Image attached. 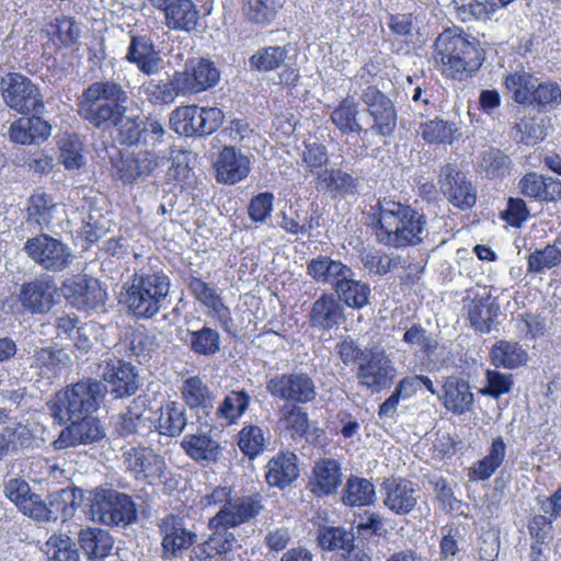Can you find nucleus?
I'll return each mask as SVG.
<instances>
[{
  "mask_svg": "<svg viewBox=\"0 0 561 561\" xmlns=\"http://www.w3.org/2000/svg\"><path fill=\"white\" fill-rule=\"evenodd\" d=\"M129 95L113 80H100L85 88L77 101L79 116L94 128L114 125L122 144L136 146L141 151L156 150L163 142L165 129L151 117H126Z\"/></svg>",
  "mask_w": 561,
  "mask_h": 561,
  "instance_id": "f257e3e1",
  "label": "nucleus"
},
{
  "mask_svg": "<svg viewBox=\"0 0 561 561\" xmlns=\"http://www.w3.org/2000/svg\"><path fill=\"white\" fill-rule=\"evenodd\" d=\"M377 240L388 247L403 248L420 244L428 236L427 221L409 205L382 199L378 203Z\"/></svg>",
  "mask_w": 561,
  "mask_h": 561,
  "instance_id": "f03ea898",
  "label": "nucleus"
},
{
  "mask_svg": "<svg viewBox=\"0 0 561 561\" xmlns=\"http://www.w3.org/2000/svg\"><path fill=\"white\" fill-rule=\"evenodd\" d=\"M434 58L446 77L465 80L483 62V51L476 38L446 30L436 38Z\"/></svg>",
  "mask_w": 561,
  "mask_h": 561,
  "instance_id": "7ed1b4c3",
  "label": "nucleus"
},
{
  "mask_svg": "<svg viewBox=\"0 0 561 561\" xmlns=\"http://www.w3.org/2000/svg\"><path fill=\"white\" fill-rule=\"evenodd\" d=\"M170 286V278L162 271H140L126 287L125 304L135 318L151 319L164 306Z\"/></svg>",
  "mask_w": 561,
  "mask_h": 561,
  "instance_id": "20e7f679",
  "label": "nucleus"
},
{
  "mask_svg": "<svg viewBox=\"0 0 561 561\" xmlns=\"http://www.w3.org/2000/svg\"><path fill=\"white\" fill-rule=\"evenodd\" d=\"M107 391L106 387L98 380L88 379L79 381L58 392L47 402L50 416L60 425L67 419L80 417L95 411Z\"/></svg>",
  "mask_w": 561,
  "mask_h": 561,
  "instance_id": "39448f33",
  "label": "nucleus"
},
{
  "mask_svg": "<svg viewBox=\"0 0 561 561\" xmlns=\"http://www.w3.org/2000/svg\"><path fill=\"white\" fill-rule=\"evenodd\" d=\"M89 516L106 526L126 527L137 519L136 504L125 493L95 488L89 496Z\"/></svg>",
  "mask_w": 561,
  "mask_h": 561,
  "instance_id": "423d86ee",
  "label": "nucleus"
},
{
  "mask_svg": "<svg viewBox=\"0 0 561 561\" xmlns=\"http://www.w3.org/2000/svg\"><path fill=\"white\" fill-rule=\"evenodd\" d=\"M157 527L161 537V558L165 561L181 558L197 541V534L186 526L183 516L168 514Z\"/></svg>",
  "mask_w": 561,
  "mask_h": 561,
  "instance_id": "0eeeda50",
  "label": "nucleus"
},
{
  "mask_svg": "<svg viewBox=\"0 0 561 561\" xmlns=\"http://www.w3.org/2000/svg\"><path fill=\"white\" fill-rule=\"evenodd\" d=\"M365 111L371 117L373 124L365 134L374 133L379 136H390L397 127V111L393 102L376 85L366 87L359 96Z\"/></svg>",
  "mask_w": 561,
  "mask_h": 561,
  "instance_id": "6e6552de",
  "label": "nucleus"
},
{
  "mask_svg": "<svg viewBox=\"0 0 561 561\" xmlns=\"http://www.w3.org/2000/svg\"><path fill=\"white\" fill-rule=\"evenodd\" d=\"M394 375L396 369L385 351L374 346L363 357V362H359L356 378L360 386L378 393L392 383Z\"/></svg>",
  "mask_w": 561,
  "mask_h": 561,
  "instance_id": "1a4fd4ad",
  "label": "nucleus"
},
{
  "mask_svg": "<svg viewBox=\"0 0 561 561\" xmlns=\"http://www.w3.org/2000/svg\"><path fill=\"white\" fill-rule=\"evenodd\" d=\"M266 391L286 402L309 403L317 397L313 379L306 373L280 374L266 381Z\"/></svg>",
  "mask_w": 561,
  "mask_h": 561,
  "instance_id": "9d476101",
  "label": "nucleus"
},
{
  "mask_svg": "<svg viewBox=\"0 0 561 561\" xmlns=\"http://www.w3.org/2000/svg\"><path fill=\"white\" fill-rule=\"evenodd\" d=\"M61 291L72 306L82 310L103 309L107 298L99 279L87 275H76L67 279Z\"/></svg>",
  "mask_w": 561,
  "mask_h": 561,
  "instance_id": "9b49d317",
  "label": "nucleus"
},
{
  "mask_svg": "<svg viewBox=\"0 0 561 561\" xmlns=\"http://www.w3.org/2000/svg\"><path fill=\"white\" fill-rule=\"evenodd\" d=\"M156 419L148 408V399L139 396L135 398L127 410L119 414L115 422V432L123 437L133 435L146 436L153 432Z\"/></svg>",
  "mask_w": 561,
  "mask_h": 561,
  "instance_id": "f8f14e48",
  "label": "nucleus"
},
{
  "mask_svg": "<svg viewBox=\"0 0 561 561\" xmlns=\"http://www.w3.org/2000/svg\"><path fill=\"white\" fill-rule=\"evenodd\" d=\"M463 309L472 328L480 332H490L499 306L485 287L476 286L466 291Z\"/></svg>",
  "mask_w": 561,
  "mask_h": 561,
  "instance_id": "ddd939ff",
  "label": "nucleus"
},
{
  "mask_svg": "<svg viewBox=\"0 0 561 561\" xmlns=\"http://www.w3.org/2000/svg\"><path fill=\"white\" fill-rule=\"evenodd\" d=\"M440 191L454 206L467 209L477 201L476 192L466 175L453 163L442 167L439 172Z\"/></svg>",
  "mask_w": 561,
  "mask_h": 561,
  "instance_id": "4468645a",
  "label": "nucleus"
},
{
  "mask_svg": "<svg viewBox=\"0 0 561 561\" xmlns=\"http://www.w3.org/2000/svg\"><path fill=\"white\" fill-rule=\"evenodd\" d=\"M126 470L130 471L137 480L161 479L167 469L165 460L150 448L130 447L122 455Z\"/></svg>",
  "mask_w": 561,
  "mask_h": 561,
  "instance_id": "2eb2a0df",
  "label": "nucleus"
},
{
  "mask_svg": "<svg viewBox=\"0 0 561 561\" xmlns=\"http://www.w3.org/2000/svg\"><path fill=\"white\" fill-rule=\"evenodd\" d=\"M99 375L111 385L116 398L131 396L138 389V375L135 368L118 358H108L99 364Z\"/></svg>",
  "mask_w": 561,
  "mask_h": 561,
  "instance_id": "dca6fc26",
  "label": "nucleus"
},
{
  "mask_svg": "<svg viewBox=\"0 0 561 561\" xmlns=\"http://www.w3.org/2000/svg\"><path fill=\"white\" fill-rule=\"evenodd\" d=\"M383 504L397 515L410 514L420 497V490L412 481L407 479H387L381 489Z\"/></svg>",
  "mask_w": 561,
  "mask_h": 561,
  "instance_id": "f3484780",
  "label": "nucleus"
},
{
  "mask_svg": "<svg viewBox=\"0 0 561 561\" xmlns=\"http://www.w3.org/2000/svg\"><path fill=\"white\" fill-rule=\"evenodd\" d=\"M178 75L185 95L204 92L220 80V72L215 64L204 58L187 62L184 70L178 71Z\"/></svg>",
  "mask_w": 561,
  "mask_h": 561,
  "instance_id": "a211bd4d",
  "label": "nucleus"
},
{
  "mask_svg": "<svg viewBox=\"0 0 561 561\" xmlns=\"http://www.w3.org/2000/svg\"><path fill=\"white\" fill-rule=\"evenodd\" d=\"M164 159L165 156L158 150L140 151L135 156L122 157L115 163V174L123 183L131 184L152 173Z\"/></svg>",
  "mask_w": 561,
  "mask_h": 561,
  "instance_id": "6ab92c4d",
  "label": "nucleus"
},
{
  "mask_svg": "<svg viewBox=\"0 0 561 561\" xmlns=\"http://www.w3.org/2000/svg\"><path fill=\"white\" fill-rule=\"evenodd\" d=\"M125 59L148 77L158 75L164 68L160 51L147 36L131 35Z\"/></svg>",
  "mask_w": 561,
  "mask_h": 561,
  "instance_id": "aec40b11",
  "label": "nucleus"
},
{
  "mask_svg": "<svg viewBox=\"0 0 561 561\" xmlns=\"http://www.w3.org/2000/svg\"><path fill=\"white\" fill-rule=\"evenodd\" d=\"M438 399L447 411L457 415L471 412L474 405L470 382L455 375L444 379Z\"/></svg>",
  "mask_w": 561,
  "mask_h": 561,
  "instance_id": "412c9836",
  "label": "nucleus"
},
{
  "mask_svg": "<svg viewBox=\"0 0 561 561\" xmlns=\"http://www.w3.org/2000/svg\"><path fill=\"white\" fill-rule=\"evenodd\" d=\"M1 90L11 108L21 114H31L35 110L34 84L28 78L20 73H9L1 80Z\"/></svg>",
  "mask_w": 561,
  "mask_h": 561,
  "instance_id": "4be33fe9",
  "label": "nucleus"
},
{
  "mask_svg": "<svg viewBox=\"0 0 561 561\" xmlns=\"http://www.w3.org/2000/svg\"><path fill=\"white\" fill-rule=\"evenodd\" d=\"M262 508L259 500L252 496H239L226 502L210 519L216 526L234 528L253 519Z\"/></svg>",
  "mask_w": 561,
  "mask_h": 561,
  "instance_id": "5701e85b",
  "label": "nucleus"
},
{
  "mask_svg": "<svg viewBox=\"0 0 561 561\" xmlns=\"http://www.w3.org/2000/svg\"><path fill=\"white\" fill-rule=\"evenodd\" d=\"M67 421H70L71 424L60 432L58 439L53 442L56 448L91 444L104 436L99 420L88 416V414L81 415L79 419H67Z\"/></svg>",
  "mask_w": 561,
  "mask_h": 561,
  "instance_id": "b1692460",
  "label": "nucleus"
},
{
  "mask_svg": "<svg viewBox=\"0 0 561 561\" xmlns=\"http://www.w3.org/2000/svg\"><path fill=\"white\" fill-rule=\"evenodd\" d=\"M216 179L219 183L236 184L250 172V159L234 147H225L215 162Z\"/></svg>",
  "mask_w": 561,
  "mask_h": 561,
  "instance_id": "393cba45",
  "label": "nucleus"
},
{
  "mask_svg": "<svg viewBox=\"0 0 561 561\" xmlns=\"http://www.w3.org/2000/svg\"><path fill=\"white\" fill-rule=\"evenodd\" d=\"M518 190L525 197L540 202L561 199V181L536 172L526 173L518 182Z\"/></svg>",
  "mask_w": 561,
  "mask_h": 561,
  "instance_id": "a878e982",
  "label": "nucleus"
},
{
  "mask_svg": "<svg viewBox=\"0 0 561 561\" xmlns=\"http://www.w3.org/2000/svg\"><path fill=\"white\" fill-rule=\"evenodd\" d=\"M342 483L341 465L335 459L317 461L312 469L309 486L316 496L334 494Z\"/></svg>",
  "mask_w": 561,
  "mask_h": 561,
  "instance_id": "bb28decb",
  "label": "nucleus"
},
{
  "mask_svg": "<svg viewBox=\"0 0 561 561\" xmlns=\"http://www.w3.org/2000/svg\"><path fill=\"white\" fill-rule=\"evenodd\" d=\"M344 321V308L333 294H322L313 304L309 314L311 327L329 331Z\"/></svg>",
  "mask_w": 561,
  "mask_h": 561,
  "instance_id": "cd10ccee",
  "label": "nucleus"
},
{
  "mask_svg": "<svg viewBox=\"0 0 561 561\" xmlns=\"http://www.w3.org/2000/svg\"><path fill=\"white\" fill-rule=\"evenodd\" d=\"M298 457L291 451H279L266 465V482L274 488L284 489L299 477Z\"/></svg>",
  "mask_w": 561,
  "mask_h": 561,
  "instance_id": "c85d7f7f",
  "label": "nucleus"
},
{
  "mask_svg": "<svg viewBox=\"0 0 561 561\" xmlns=\"http://www.w3.org/2000/svg\"><path fill=\"white\" fill-rule=\"evenodd\" d=\"M307 274L318 284L330 285L334 290L350 271V266L329 255H318L307 262Z\"/></svg>",
  "mask_w": 561,
  "mask_h": 561,
  "instance_id": "c756f323",
  "label": "nucleus"
},
{
  "mask_svg": "<svg viewBox=\"0 0 561 561\" xmlns=\"http://www.w3.org/2000/svg\"><path fill=\"white\" fill-rule=\"evenodd\" d=\"M336 299L353 309H362L369 304L370 287L367 283L356 279L355 273L350 268L343 279L335 287Z\"/></svg>",
  "mask_w": 561,
  "mask_h": 561,
  "instance_id": "7c9ffc66",
  "label": "nucleus"
},
{
  "mask_svg": "<svg viewBox=\"0 0 561 561\" xmlns=\"http://www.w3.org/2000/svg\"><path fill=\"white\" fill-rule=\"evenodd\" d=\"M70 253L57 239L41 234L37 237V264L45 270L60 271L69 263Z\"/></svg>",
  "mask_w": 561,
  "mask_h": 561,
  "instance_id": "2f4dec72",
  "label": "nucleus"
},
{
  "mask_svg": "<svg viewBox=\"0 0 561 561\" xmlns=\"http://www.w3.org/2000/svg\"><path fill=\"white\" fill-rule=\"evenodd\" d=\"M181 447L196 462H215L219 459L220 446L206 433L186 435Z\"/></svg>",
  "mask_w": 561,
  "mask_h": 561,
  "instance_id": "473e14b6",
  "label": "nucleus"
},
{
  "mask_svg": "<svg viewBox=\"0 0 561 561\" xmlns=\"http://www.w3.org/2000/svg\"><path fill=\"white\" fill-rule=\"evenodd\" d=\"M162 12L164 24L175 31L191 32L199 19V12L192 0H176Z\"/></svg>",
  "mask_w": 561,
  "mask_h": 561,
  "instance_id": "72a5a7b5",
  "label": "nucleus"
},
{
  "mask_svg": "<svg viewBox=\"0 0 561 561\" xmlns=\"http://www.w3.org/2000/svg\"><path fill=\"white\" fill-rule=\"evenodd\" d=\"M359 114V103L348 94L333 110L331 121L343 134H360L366 128L360 124Z\"/></svg>",
  "mask_w": 561,
  "mask_h": 561,
  "instance_id": "f704fd0d",
  "label": "nucleus"
},
{
  "mask_svg": "<svg viewBox=\"0 0 561 561\" xmlns=\"http://www.w3.org/2000/svg\"><path fill=\"white\" fill-rule=\"evenodd\" d=\"M182 340L190 351L198 356L211 357L220 351L219 332L207 325L195 330L188 329Z\"/></svg>",
  "mask_w": 561,
  "mask_h": 561,
  "instance_id": "c9c22d12",
  "label": "nucleus"
},
{
  "mask_svg": "<svg viewBox=\"0 0 561 561\" xmlns=\"http://www.w3.org/2000/svg\"><path fill=\"white\" fill-rule=\"evenodd\" d=\"M356 180L339 169L320 170L317 176V188L335 195H352L356 193Z\"/></svg>",
  "mask_w": 561,
  "mask_h": 561,
  "instance_id": "e433bc0d",
  "label": "nucleus"
},
{
  "mask_svg": "<svg viewBox=\"0 0 561 561\" xmlns=\"http://www.w3.org/2000/svg\"><path fill=\"white\" fill-rule=\"evenodd\" d=\"M79 542L89 559H103L113 548L110 534L99 528H85L79 533Z\"/></svg>",
  "mask_w": 561,
  "mask_h": 561,
  "instance_id": "4c0bfd02",
  "label": "nucleus"
},
{
  "mask_svg": "<svg viewBox=\"0 0 561 561\" xmlns=\"http://www.w3.org/2000/svg\"><path fill=\"white\" fill-rule=\"evenodd\" d=\"M187 424L185 409L176 402H169L161 408V413L156 420L153 431L159 434L175 437L180 436Z\"/></svg>",
  "mask_w": 561,
  "mask_h": 561,
  "instance_id": "58836bf2",
  "label": "nucleus"
},
{
  "mask_svg": "<svg viewBox=\"0 0 561 561\" xmlns=\"http://www.w3.org/2000/svg\"><path fill=\"white\" fill-rule=\"evenodd\" d=\"M208 526L213 530V534L199 547L201 553L204 556V559H210L216 556L226 554L227 552L231 551L233 547L237 545L234 534L231 533L225 526H216L215 524H213L211 519H209Z\"/></svg>",
  "mask_w": 561,
  "mask_h": 561,
  "instance_id": "ea45409f",
  "label": "nucleus"
},
{
  "mask_svg": "<svg viewBox=\"0 0 561 561\" xmlns=\"http://www.w3.org/2000/svg\"><path fill=\"white\" fill-rule=\"evenodd\" d=\"M288 58L286 46L270 45L259 48L250 58L249 66L251 70L257 72H268L280 69Z\"/></svg>",
  "mask_w": 561,
  "mask_h": 561,
  "instance_id": "a19ab883",
  "label": "nucleus"
},
{
  "mask_svg": "<svg viewBox=\"0 0 561 561\" xmlns=\"http://www.w3.org/2000/svg\"><path fill=\"white\" fill-rule=\"evenodd\" d=\"M180 77L175 71L168 81L162 80H150L145 85V93L154 105L170 104L175 101L179 95H185V92L180 85Z\"/></svg>",
  "mask_w": 561,
  "mask_h": 561,
  "instance_id": "79ce46f5",
  "label": "nucleus"
},
{
  "mask_svg": "<svg viewBox=\"0 0 561 561\" xmlns=\"http://www.w3.org/2000/svg\"><path fill=\"white\" fill-rule=\"evenodd\" d=\"M527 359V352L517 342L500 341L491 350V360L495 367L514 369L525 365Z\"/></svg>",
  "mask_w": 561,
  "mask_h": 561,
  "instance_id": "37998d69",
  "label": "nucleus"
},
{
  "mask_svg": "<svg viewBox=\"0 0 561 561\" xmlns=\"http://www.w3.org/2000/svg\"><path fill=\"white\" fill-rule=\"evenodd\" d=\"M505 456L506 444L502 436H497L492 440L488 455L474 463L470 477L478 480L489 479L501 467Z\"/></svg>",
  "mask_w": 561,
  "mask_h": 561,
  "instance_id": "c03bdc74",
  "label": "nucleus"
},
{
  "mask_svg": "<svg viewBox=\"0 0 561 561\" xmlns=\"http://www.w3.org/2000/svg\"><path fill=\"white\" fill-rule=\"evenodd\" d=\"M181 393L184 402L192 409L213 407L214 394L198 376L185 379L181 387Z\"/></svg>",
  "mask_w": 561,
  "mask_h": 561,
  "instance_id": "a18cd8bd",
  "label": "nucleus"
},
{
  "mask_svg": "<svg viewBox=\"0 0 561 561\" xmlns=\"http://www.w3.org/2000/svg\"><path fill=\"white\" fill-rule=\"evenodd\" d=\"M375 494V486L369 480L352 476L346 481L342 501L350 506H365L374 502Z\"/></svg>",
  "mask_w": 561,
  "mask_h": 561,
  "instance_id": "49530a36",
  "label": "nucleus"
},
{
  "mask_svg": "<svg viewBox=\"0 0 561 561\" xmlns=\"http://www.w3.org/2000/svg\"><path fill=\"white\" fill-rule=\"evenodd\" d=\"M46 561H80L76 545L66 535H53L41 547Z\"/></svg>",
  "mask_w": 561,
  "mask_h": 561,
  "instance_id": "de8ad7c7",
  "label": "nucleus"
},
{
  "mask_svg": "<svg viewBox=\"0 0 561 561\" xmlns=\"http://www.w3.org/2000/svg\"><path fill=\"white\" fill-rule=\"evenodd\" d=\"M319 546L329 551L345 550L350 552L354 547V534L352 530L340 526H328L319 529Z\"/></svg>",
  "mask_w": 561,
  "mask_h": 561,
  "instance_id": "09e8293b",
  "label": "nucleus"
},
{
  "mask_svg": "<svg viewBox=\"0 0 561 561\" xmlns=\"http://www.w3.org/2000/svg\"><path fill=\"white\" fill-rule=\"evenodd\" d=\"M170 125L179 135L199 136V117L197 105L176 107L170 115Z\"/></svg>",
  "mask_w": 561,
  "mask_h": 561,
  "instance_id": "8fccbe9b",
  "label": "nucleus"
},
{
  "mask_svg": "<svg viewBox=\"0 0 561 561\" xmlns=\"http://www.w3.org/2000/svg\"><path fill=\"white\" fill-rule=\"evenodd\" d=\"M251 402L250 394L244 390L230 391L217 409V415L220 419L232 424L239 420L249 409Z\"/></svg>",
  "mask_w": 561,
  "mask_h": 561,
  "instance_id": "3c124183",
  "label": "nucleus"
},
{
  "mask_svg": "<svg viewBox=\"0 0 561 561\" xmlns=\"http://www.w3.org/2000/svg\"><path fill=\"white\" fill-rule=\"evenodd\" d=\"M279 424L293 438L304 436L308 428V414L298 405H284L278 411Z\"/></svg>",
  "mask_w": 561,
  "mask_h": 561,
  "instance_id": "603ef678",
  "label": "nucleus"
},
{
  "mask_svg": "<svg viewBox=\"0 0 561 561\" xmlns=\"http://www.w3.org/2000/svg\"><path fill=\"white\" fill-rule=\"evenodd\" d=\"M559 239L553 244H548L541 250H536L528 256L527 270L533 274H542L561 263V249L558 248Z\"/></svg>",
  "mask_w": 561,
  "mask_h": 561,
  "instance_id": "864d4df0",
  "label": "nucleus"
},
{
  "mask_svg": "<svg viewBox=\"0 0 561 561\" xmlns=\"http://www.w3.org/2000/svg\"><path fill=\"white\" fill-rule=\"evenodd\" d=\"M5 493L24 515L33 517L35 512V500L26 481L21 479L10 480L5 485Z\"/></svg>",
  "mask_w": 561,
  "mask_h": 561,
  "instance_id": "5fc2aeb1",
  "label": "nucleus"
},
{
  "mask_svg": "<svg viewBox=\"0 0 561 561\" xmlns=\"http://www.w3.org/2000/svg\"><path fill=\"white\" fill-rule=\"evenodd\" d=\"M537 79L525 71L511 73L505 79L506 88L513 93L517 103H531Z\"/></svg>",
  "mask_w": 561,
  "mask_h": 561,
  "instance_id": "6e6d98bb",
  "label": "nucleus"
},
{
  "mask_svg": "<svg viewBox=\"0 0 561 561\" xmlns=\"http://www.w3.org/2000/svg\"><path fill=\"white\" fill-rule=\"evenodd\" d=\"M511 159L500 149L484 151L479 161V167L486 178H503L511 170Z\"/></svg>",
  "mask_w": 561,
  "mask_h": 561,
  "instance_id": "4d7b16f0",
  "label": "nucleus"
},
{
  "mask_svg": "<svg viewBox=\"0 0 561 561\" xmlns=\"http://www.w3.org/2000/svg\"><path fill=\"white\" fill-rule=\"evenodd\" d=\"M403 342L416 347L426 358H432L438 348V340L420 324H413L405 331Z\"/></svg>",
  "mask_w": 561,
  "mask_h": 561,
  "instance_id": "13d9d810",
  "label": "nucleus"
},
{
  "mask_svg": "<svg viewBox=\"0 0 561 561\" xmlns=\"http://www.w3.org/2000/svg\"><path fill=\"white\" fill-rule=\"evenodd\" d=\"M238 446L245 456L253 459L265 448L264 431L257 425H245L238 434Z\"/></svg>",
  "mask_w": 561,
  "mask_h": 561,
  "instance_id": "bf43d9fd",
  "label": "nucleus"
},
{
  "mask_svg": "<svg viewBox=\"0 0 561 561\" xmlns=\"http://www.w3.org/2000/svg\"><path fill=\"white\" fill-rule=\"evenodd\" d=\"M279 226L291 234L309 233L312 228V217L308 211L290 205L287 211H283Z\"/></svg>",
  "mask_w": 561,
  "mask_h": 561,
  "instance_id": "052dcab7",
  "label": "nucleus"
},
{
  "mask_svg": "<svg viewBox=\"0 0 561 561\" xmlns=\"http://www.w3.org/2000/svg\"><path fill=\"white\" fill-rule=\"evenodd\" d=\"M54 45H70L73 44L79 35V30L76 27L75 21L68 18L56 19L55 24H49L42 31Z\"/></svg>",
  "mask_w": 561,
  "mask_h": 561,
  "instance_id": "680f3d73",
  "label": "nucleus"
},
{
  "mask_svg": "<svg viewBox=\"0 0 561 561\" xmlns=\"http://www.w3.org/2000/svg\"><path fill=\"white\" fill-rule=\"evenodd\" d=\"M71 497H73V491L61 489L59 493L50 496L48 504L37 501V520H56L66 511L68 501L73 504Z\"/></svg>",
  "mask_w": 561,
  "mask_h": 561,
  "instance_id": "e2e57ef3",
  "label": "nucleus"
},
{
  "mask_svg": "<svg viewBox=\"0 0 561 561\" xmlns=\"http://www.w3.org/2000/svg\"><path fill=\"white\" fill-rule=\"evenodd\" d=\"M187 288L193 297L210 311L224 304L216 288L197 276H191Z\"/></svg>",
  "mask_w": 561,
  "mask_h": 561,
  "instance_id": "0e129e2a",
  "label": "nucleus"
},
{
  "mask_svg": "<svg viewBox=\"0 0 561 561\" xmlns=\"http://www.w3.org/2000/svg\"><path fill=\"white\" fill-rule=\"evenodd\" d=\"M243 12L255 23H267L283 5V0H243Z\"/></svg>",
  "mask_w": 561,
  "mask_h": 561,
  "instance_id": "69168bd1",
  "label": "nucleus"
},
{
  "mask_svg": "<svg viewBox=\"0 0 561 561\" xmlns=\"http://www.w3.org/2000/svg\"><path fill=\"white\" fill-rule=\"evenodd\" d=\"M454 133L455 128L451 124L438 118L421 125L423 139L431 144H450Z\"/></svg>",
  "mask_w": 561,
  "mask_h": 561,
  "instance_id": "338daca9",
  "label": "nucleus"
},
{
  "mask_svg": "<svg viewBox=\"0 0 561 561\" xmlns=\"http://www.w3.org/2000/svg\"><path fill=\"white\" fill-rule=\"evenodd\" d=\"M546 137L543 126L535 118H522L514 126V138L526 146H534Z\"/></svg>",
  "mask_w": 561,
  "mask_h": 561,
  "instance_id": "774afa93",
  "label": "nucleus"
}]
</instances>
